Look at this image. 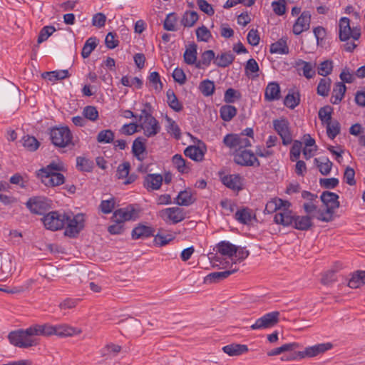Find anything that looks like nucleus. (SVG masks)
I'll list each match as a JSON object with an SVG mask.
<instances>
[{"instance_id": "nucleus-60", "label": "nucleus", "mask_w": 365, "mask_h": 365, "mask_svg": "<svg viewBox=\"0 0 365 365\" xmlns=\"http://www.w3.org/2000/svg\"><path fill=\"white\" fill-rule=\"evenodd\" d=\"M83 114L84 118L91 121H96L98 118V112L95 106H86L83 108Z\"/></svg>"}, {"instance_id": "nucleus-48", "label": "nucleus", "mask_w": 365, "mask_h": 365, "mask_svg": "<svg viewBox=\"0 0 365 365\" xmlns=\"http://www.w3.org/2000/svg\"><path fill=\"white\" fill-rule=\"evenodd\" d=\"M198 20V14L197 12L192 11H186L182 16L181 19V24L185 27H191L192 26L196 21Z\"/></svg>"}, {"instance_id": "nucleus-1", "label": "nucleus", "mask_w": 365, "mask_h": 365, "mask_svg": "<svg viewBox=\"0 0 365 365\" xmlns=\"http://www.w3.org/2000/svg\"><path fill=\"white\" fill-rule=\"evenodd\" d=\"M314 216H299L293 214L292 210L285 211L283 213H279L274 217L275 223L282 225L284 227L292 225L299 230L306 231L313 227L312 218Z\"/></svg>"}, {"instance_id": "nucleus-63", "label": "nucleus", "mask_w": 365, "mask_h": 365, "mask_svg": "<svg viewBox=\"0 0 365 365\" xmlns=\"http://www.w3.org/2000/svg\"><path fill=\"white\" fill-rule=\"evenodd\" d=\"M344 180L349 185L353 186V185H356L355 171L353 168H351L350 167H347L345 169V171L344 173Z\"/></svg>"}, {"instance_id": "nucleus-57", "label": "nucleus", "mask_w": 365, "mask_h": 365, "mask_svg": "<svg viewBox=\"0 0 365 365\" xmlns=\"http://www.w3.org/2000/svg\"><path fill=\"white\" fill-rule=\"evenodd\" d=\"M333 69V62L330 60H326L322 62L318 66V74L322 76L329 75Z\"/></svg>"}, {"instance_id": "nucleus-52", "label": "nucleus", "mask_w": 365, "mask_h": 365, "mask_svg": "<svg viewBox=\"0 0 365 365\" xmlns=\"http://www.w3.org/2000/svg\"><path fill=\"white\" fill-rule=\"evenodd\" d=\"M114 133L110 130H103L97 135V141L100 143H110L114 140Z\"/></svg>"}, {"instance_id": "nucleus-50", "label": "nucleus", "mask_w": 365, "mask_h": 365, "mask_svg": "<svg viewBox=\"0 0 365 365\" xmlns=\"http://www.w3.org/2000/svg\"><path fill=\"white\" fill-rule=\"evenodd\" d=\"M215 88L214 82L208 79L202 81L199 86L200 92L205 96H212L214 93Z\"/></svg>"}, {"instance_id": "nucleus-3", "label": "nucleus", "mask_w": 365, "mask_h": 365, "mask_svg": "<svg viewBox=\"0 0 365 365\" xmlns=\"http://www.w3.org/2000/svg\"><path fill=\"white\" fill-rule=\"evenodd\" d=\"M52 143L59 148H65L72 144V133L68 127H56L50 131Z\"/></svg>"}, {"instance_id": "nucleus-27", "label": "nucleus", "mask_w": 365, "mask_h": 365, "mask_svg": "<svg viewBox=\"0 0 365 365\" xmlns=\"http://www.w3.org/2000/svg\"><path fill=\"white\" fill-rule=\"evenodd\" d=\"M217 252L222 255L233 257L237 252V247L230 242L222 241L216 245Z\"/></svg>"}, {"instance_id": "nucleus-43", "label": "nucleus", "mask_w": 365, "mask_h": 365, "mask_svg": "<svg viewBox=\"0 0 365 365\" xmlns=\"http://www.w3.org/2000/svg\"><path fill=\"white\" fill-rule=\"evenodd\" d=\"M251 210L246 207L238 210L235 212V219L240 223L247 225L252 221Z\"/></svg>"}, {"instance_id": "nucleus-37", "label": "nucleus", "mask_w": 365, "mask_h": 365, "mask_svg": "<svg viewBox=\"0 0 365 365\" xmlns=\"http://www.w3.org/2000/svg\"><path fill=\"white\" fill-rule=\"evenodd\" d=\"M365 284V271H356L353 273L347 285L352 289L359 288L361 285Z\"/></svg>"}, {"instance_id": "nucleus-26", "label": "nucleus", "mask_w": 365, "mask_h": 365, "mask_svg": "<svg viewBox=\"0 0 365 365\" xmlns=\"http://www.w3.org/2000/svg\"><path fill=\"white\" fill-rule=\"evenodd\" d=\"M195 201V198L193 197L191 190L186 189L178 193L174 202L180 206H189L194 203Z\"/></svg>"}, {"instance_id": "nucleus-59", "label": "nucleus", "mask_w": 365, "mask_h": 365, "mask_svg": "<svg viewBox=\"0 0 365 365\" xmlns=\"http://www.w3.org/2000/svg\"><path fill=\"white\" fill-rule=\"evenodd\" d=\"M55 31L56 29L53 26H46L43 27L38 37V43H41L42 42L46 41L48 38Z\"/></svg>"}, {"instance_id": "nucleus-31", "label": "nucleus", "mask_w": 365, "mask_h": 365, "mask_svg": "<svg viewBox=\"0 0 365 365\" xmlns=\"http://www.w3.org/2000/svg\"><path fill=\"white\" fill-rule=\"evenodd\" d=\"M346 91V87L344 83L337 82L332 91L331 97V103L332 104H339L343 99Z\"/></svg>"}, {"instance_id": "nucleus-64", "label": "nucleus", "mask_w": 365, "mask_h": 365, "mask_svg": "<svg viewBox=\"0 0 365 365\" xmlns=\"http://www.w3.org/2000/svg\"><path fill=\"white\" fill-rule=\"evenodd\" d=\"M117 35L115 33L109 32L105 39V43L109 49H113L118 46L119 41L115 38Z\"/></svg>"}, {"instance_id": "nucleus-53", "label": "nucleus", "mask_w": 365, "mask_h": 365, "mask_svg": "<svg viewBox=\"0 0 365 365\" xmlns=\"http://www.w3.org/2000/svg\"><path fill=\"white\" fill-rule=\"evenodd\" d=\"M177 20L178 18L175 13H170L168 14L163 23L164 29L170 31H177Z\"/></svg>"}, {"instance_id": "nucleus-33", "label": "nucleus", "mask_w": 365, "mask_h": 365, "mask_svg": "<svg viewBox=\"0 0 365 365\" xmlns=\"http://www.w3.org/2000/svg\"><path fill=\"white\" fill-rule=\"evenodd\" d=\"M216 58L215 53L212 50H207L201 54V58L195 64L197 68H204L210 66L212 61Z\"/></svg>"}, {"instance_id": "nucleus-42", "label": "nucleus", "mask_w": 365, "mask_h": 365, "mask_svg": "<svg viewBox=\"0 0 365 365\" xmlns=\"http://www.w3.org/2000/svg\"><path fill=\"white\" fill-rule=\"evenodd\" d=\"M172 162L178 172L181 173H187L190 170V168L186 164L185 160L180 154H175L172 158Z\"/></svg>"}, {"instance_id": "nucleus-58", "label": "nucleus", "mask_w": 365, "mask_h": 365, "mask_svg": "<svg viewBox=\"0 0 365 365\" xmlns=\"http://www.w3.org/2000/svg\"><path fill=\"white\" fill-rule=\"evenodd\" d=\"M196 36L198 41L204 42H207L212 37L210 30L205 26H202L197 29Z\"/></svg>"}, {"instance_id": "nucleus-39", "label": "nucleus", "mask_w": 365, "mask_h": 365, "mask_svg": "<svg viewBox=\"0 0 365 365\" xmlns=\"http://www.w3.org/2000/svg\"><path fill=\"white\" fill-rule=\"evenodd\" d=\"M237 108L234 106L225 105L220 109L221 118L224 121H230L237 114Z\"/></svg>"}, {"instance_id": "nucleus-36", "label": "nucleus", "mask_w": 365, "mask_h": 365, "mask_svg": "<svg viewBox=\"0 0 365 365\" xmlns=\"http://www.w3.org/2000/svg\"><path fill=\"white\" fill-rule=\"evenodd\" d=\"M36 336H49L55 335L56 326H52L48 324H36L33 326Z\"/></svg>"}, {"instance_id": "nucleus-10", "label": "nucleus", "mask_w": 365, "mask_h": 365, "mask_svg": "<svg viewBox=\"0 0 365 365\" xmlns=\"http://www.w3.org/2000/svg\"><path fill=\"white\" fill-rule=\"evenodd\" d=\"M279 312H272L267 313L257 319L250 327L252 329H263L274 327L279 322Z\"/></svg>"}, {"instance_id": "nucleus-56", "label": "nucleus", "mask_w": 365, "mask_h": 365, "mask_svg": "<svg viewBox=\"0 0 365 365\" xmlns=\"http://www.w3.org/2000/svg\"><path fill=\"white\" fill-rule=\"evenodd\" d=\"M23 145L29 151H35L40 145L37 139L33 136L26 135L22 139Z\"/></svg>"}, {"instance_id": "nucleus-29", "label": "nucleus", "mask_w": 365, "mask_h": 365, "mask_svg": "<svg viewBox=\"0 0 365 365\" xmlns=\"http://www.w3.org/2000/svg\"><path fill=\"white\" fill-rule=\"evenodd\" d=\"M184 154L194 161L200 162L204 158L205 151L199 146L190 145L185 149Z\"/></svg>"}, {"instance_id": "nucleus-11", "label": "nucleus", "mask_w": 365, "mask_h": 365, "mask_svg": "<svg viewBox=\"0 0 365 365\" xmlns=\"http://www.w3.org/2000/svg\"><path fill=\"white\" fill-rule=\"evenodd\" d=\"M234 161L240 165L253 166L256 163V166L259 167L260 163L251 151L244 150L237 153L234 156Z\"/></svg>"}, {"instance_id": "nucleus-40", "label": "nucleus", "mask_w": 365, "mask_h": 365, "mask_svg": "<svg viewBox=\"0 0 365 365\" xmlns=\"http://www.w3.org/2000/svg\"><path fill=\"white\" fill-rule=\"evenodd\" d=\"M314 162L322 175L329 174L333 164L328 158H323L321 160L315 158Z\"/></svg>"}, {"instance_id": "nucleus-44", "label": "nucleus", "mask_w": 365, "mask_h": 365, "mask_svg": "<svg viewBox=\"0 0 365 365\" xmlns=\"http://www.w3.org/2000/svg\"><path fill=\"white\" fill-rule=\"evenodd\" d=\"M98 40L96 37H90L84 43L81 51V56L83 58H88L91 52L96 48Z\"/></svg>"}, {"instance_id": "nucleus-18", "label": "nucleus", "mask_w": 365, "mask_h": 365, "mask_svg": "<svg viewBox=\"0 0 365 365\" xmlns=\"http://www.w3.org/2000/svg\"><path fill=\"white\" fill-rule=\"evenodd\" d=\"M163 178L160 174H147L144 178L143 185L148 190L160 189Z\"/></svg>"}, {"instance_id": "nucleus-5", "label": "nucleus", "mask_w": 365, "mask_h": 365, "mask_svg": "<svg viewBox=\"0 0 365 365\" xmlns=\"http://www.w3.org/2000/svg\"><path fill=\"white\" fill-rule=\"evenodd\" d=\"M65 220V232L64 234L70 237H76L84 227L83 215L78 214L71 217L66 215Z\"/></svg>"}, {"instance_id": "nucleus-49", "label": "nucleus", "mask_w": 365, "mask_h": 365, "mask_svg": "<svg viewBox=\"0 0 365 365\" xmlns=\"http://www.w3.org/2000/svg\"><path fill=\"white\" fill-rule=\"evenodd\" d=\"M64 170V165L62 163H55L52 162L49 165H48L46 168H43L41 170H39V173L38 175H44L47 174V173H58L60 171Z\"/></svg>"}, {"instance_id": "nucleus-23", "label": "nucleus", "mask_w": 365, "mask_h": 365, "mask_svg": "<svg viewBox=\"0 0 365 365\" xmlns=\"http://www.w3.org/2000/svg\"><path fill=\"white\" fill-rule=\"evenodd\" d=\"M134 214L133 209L129 208H120L116 210L111 217V220L113 222H121L124 225V222L128 221L133 218Z\"/></svg>"}, {"instance_id": "nucleus-13", "label": "nucleus", "mask_w": 365, "mask_h": 365, "mask_svg": "<svg viewBox=\"0 0 365 365\" xmlns=\"http://www.w3.org/2000/svg\"><path fill=\"white\" fill-rule=\"evenodd\" d=\"M321 200L326 206L327 212H334V210L339 207V195L329 191H324L321 195Z\"/></svg>"}, {"instance_id": "nucleus-2", "label": "nucleus", "mask_w": 365, "mask_h": 365, "mask_svg": "<svg viewBox=\"0 0 365 365\" xmlns=\"http://www.w3.org/2000/svg\"><path fill=\"white\" fill-rule=\"evenodd\" d=\"M8 338L11 344L20 348H29L38 344L33 327L11 331Z\"/></svg>"}, {"instance_id": "nucleus-22", "label": "nucleus", "mask_w": 365, "mask_h": 365, "mask_svg": "<svg viewBox=\"0 0 365 365\" xmlns=\"http://www.w3.org/2000/svg\"><path fill=\"white\" fill-rule=\"evenodd\" d=\"M351 28L350 20L346 17H342L339 23V38L341 41H346L350 39Z\"/></svg>"}, {"instance_id": "nucleus-54", "label": "nucleus", "mask_w": 365, "mask_h": 365, "mask_svg": "<svg viewBox=\"0 0 365 365\" xmlns=\"http://www.w3.org/2000/svg\"><path fill=\"white\" fill-rule=\"evenodd\" d=\"M224 145L232 150H238V135L227 134L223 138Z\"/></svg>"}, {"instance_id": "nucleus-35", "label": "nucleus", "mask_w": 365, "mask_h": 365, "mask_svg": "<svg viewBox=\"0 0 365 365\" xmlns=\"http://www.w3.org/2000/svg\"><path fill=\"white\" fill-rule=\"evenodd\" d=\"M81 331L68 325V324H58L56 326L55 335L61 337H66L73 336L75 334H80Z\"/></svg>"}, {"instance_id": "nucleus-24", "label": "nucleus", "mask_w": 365, "mask_h": 365, "mask_svg": "<svg viewBox=\"0 0 365 365\" xmlns=\"http://www.w3.org/2000/svg\"><path fill=\"white\" fill-rule=\"evenodd\" d=\"M238 269L235 268L232 270H226L223 272H215L207 275L204 279V283L211 284L219 282L221 280L228 277L230 274L237 272Z\"/></svg>"}, {"instance_id": "nucleus-30", "label": "nucleus", "mask_w": 365, "mask_h": 365, "mask_svg": "<svg viewBox=\"0 0 365 365\" xmlns=\"http://www.w3.org/2000/svg\"><path fill=\"white\" fill-rule=\"evenodd\" d=\"M235 58V55L231 52H224L216 56L214 63L220 68H226L232 63Z\"/></svg>"}, {"instance_id": "nucleus-9", "label": "nucleus", "mask_w": 365, "mask_h": 365, "mask_svg": "<svg viewBox=\"0 0 365 365\" xmlns=\"http://www.w3.org/2000/svg\"><path fill=\"white\" fill-rule=\"evenodd\" d=\"M289 123L286 118L275 119L273 120V126L275 131L281 137L282 144L287 145L292 141L289 130Z\"/></svg>"}, {"instance_id": "nucleus-51", "label": "nucleus", "mask_w": 365, "mask_h": 365, "mask_svg": "<svg viewBox=\"0 0 365 365\" xmlns=\"http://www.w3.org/2000/svg\"><path fill=\"white\" fill-rule=\"evenodd\" d=\"M166 130L168 133L173 134L176 139H180L181 137V132L175 121L168 116H166Z\"/></svg>"}, {"instance_id": "nucleus-47", "label": "nucleus", "mask_w": 365, "mask_h": 365, "mask_svg": "<svg viewBox=\"0 0 365 365\" xmlns=\"http://www.w3.org/2000/svg\"><path fill=\"white\" fill-rule=\"evenodd\" d=\"M333 108L330 106H324L319 110L318 115L322 124L326 125L333 120L331 118Z\"/></svg>"}, {"instance_id": "nucleus-62", "label": "nucleus", "mask_w": 365, "mask_h": 365, "mask_svg": "<svg viewBox=\"0 0 365 365\" xmlns=\"http://www.w3.org/2000/svg\"><path fill=\"white\" fill-rule=\"evenodd\" d=\"M302 143L299 140H294L290 149V159L292 161L297 160L301 153Z\"/></svg>"}, {"instance_id": "nucleus-6", "label": "nucleus", "mask_w": 365, "mask_h": 365, "mask_svg": "<svg viewBox=\"0 0 365 365\" xmlns=\"http://www.w3.org/2000/svg\"><path fill=\"white\" fill-rule=\"evenodd\" d=\"M66 214L58 211H52L44 215L42 218L45 227L51 230H58L65 227Z\"/></svg>"}, {"instance_id": "nucleus-14", "label": "nucleus", "mask_w": 365, "mask_h": 365, "mask_svg": "<svg viewBox=\"0 0 365 365\" xmlns=\"http://www.w3.org/2000/svg\"><path fill=\"white\" fill-rule=\"evenodd\" d=\"M140 126L144 130V134L147 137L154 136L160 130L158 120L152 115H148L146 119L143 120Z\"/></svg>"}, {"instance_id": "nucleus-17", "label": "nucleus", "mask_w": 365, "mask_h": 365, "mask_svg": "<svg viewBox=\"0 0 365 365\" xmlns=\"http://www.w3.org/2000/svg\"><path fill=\"white\" fill-rule=\"evenodd\" d=\"M154 232L152 227L140 223L132 230L131 237L133 240L145 239L154 236Z\"/></svg>"}, {"instance_id": "nucleus-19", "label": "nucleus", "mask_w": 365, "mask_h": 365, "mask_svg": "<svg viewBox=\"0 0 365 365\" xmlns=\"http://www.w3.org/2000/svg\"><path fill=\"white\" fill-rule=\"evenodd\" d=\"M292 66L297 71L302 70L304 76L308 79L315 76L314 65L310 62H307L302 59H297L293 63Z\"/></svg>"}, {"instance_id": "nucleus-21", "label": "nucleus", "mask_w": 365, "mask_h": 365, "mask_svg": "<svg viewBox=\"0 0 365 365\" xmlns=\"http://www.w3.org/2000/svg\"><path fill=\"white\" fill-rule=\"evenodd\" d=\"M222 351L230 356H237L247 353L249 349L245 344L232 343L223 346Z\"/></svg>"}, {"instance_id": "nucleus-4", "label": "nucleus", "mask_w": 365, "mask_h": 365, "mask_svg": "<svg viewBox=\"0 0 365 365\" xmlns=\"http://www.w3.org/2000/svg\"><path fill=\"white\" fill-rule=\"evenodd\" d=\"M333 347L330 342L317 344L314 346L306 347L304 351L295 352L290 359H302L304 358H312L325 353Z\"/></svg>"}, {"instance_id": "nucleus-55", "label": "nucleus", "mask_w": 365, "mask_h": 365, "mask_svg": "<svg viewBox=\"0 0 365 365\" xmlns=\"http://www.w3.org/2000/svg\"><path fill=\"white\" fill-rule=\"evenodd\" d=\"M330 78H322L317 86V94L326 97L329 95L330 90Z\"/></svg>"}, {"instance_id": "nucleus-34", "label": "nucleus", "mask_w": 365, "mask_h": 365, "mask_svg": "<svg viewBox=\"0 0 365 365\" xmlns=\"http://www.w3.org/2000/svg\"><path fill=\"white\" fill-rule=\"evenodd\" d=\"M269 51L271 53L287 54L289 53V47L287 43V38H282L270 46Z\"/></svg>"}, {"instance_id": "nucleus-38", "label": "nucleus", "mask_w": 365, "mask_h": 365, "mask_svg": "<svg viewBox=\"0 0 365 365\" xmlns=\"http://www.w3.org/2000/svg\"><path fill=\"white\" fill-rule=\"evenodd\" d=\"M167 102L168 106L175 111L180 112L182 110L183 107L182 103L178 101L174 91L169 89L166 93Z\"/></svg>"}, {"instance_id": "nucleus-16", "label": "nucleus", "mask_w": 365, "mask_h": 365, "mask_svg": "<svg viewBox=\"0 0 365 365\" xmlns=\"http://www.w3.org/2000/svg\"><path fill=\"white\" fill-rule=\"evenodd\" d=\"M41 178L42 182L48 187H55L63 184L65 178L63 174L58 173H53L44 175H38Z\"/></svg>"}, {"instance_id": "nucleus-12", "label": "nucleus", "mask_w": 365, "mask_h": 365, "mask_svg": "<svg viewBox=\"0 0 365 365\" xmlns=\"http://www.w3.org/2000/svg\"><path fill=\"white\" fill-rule=\"evenodd\" d=\"M291 204L288 201L276 198L269 201L265 206L264 212L267 213L275 212L274 217L279 213L289 211Z\"/></svg>"}, {"instance_id": "nucleus-15", "label": "nucleus", "mask_w": 365, "mask_h": 365, "mask_svg": "<svg viewBox=\"0 0 365 365\" xmlns=\"http://www.w3.org/2000/svg\"><path fill=\"white\" fill-rule=\"evenodd\" d=\"M310 21V12L307 11H303L293 25V33L295 35H299L303 31L308 30L309 29Z\"/></svg>"}, {"instance_id": "nucleus-28", "label": "nucleus", "mask_w": 365, "mask_h": 365, "mask_svg": "<svg viewBox=\"0 0 365 365\" xmlns=\"http://www.w3.org/2000/svg\"><path fill=\"white\" fill-rule=\"evenodd\" d=\"M146 147L145 140L142 138H137L133 143L132 152L133 155L140 161H143L145 158Z\"/></svg>"}, {"instance_id": "nucleus-45", "label": "nucleus", "mask_w": 365, "mask_h": 365, "mask_svg": "<svg viewBox=\"0 0 365 365\" xmlns=\"http://www.w3.org/2000/svg\"><path fill=\"white\" fill-rule=\"evenodd\" d=\"M327 133L328 137L333 140L340 133L341 125L338 120H334L326 124Z\"/></svg>"}, {"instance_id": "nucleus-25", "label": "nucleus", "mask_w": 365, "mask_h": 365, "mask_svg": "<svg viewBox=\"0 0 365 365\" xmlns=\"http://www.w3.org/2000/svg\"><path fill=\"white\" fill-rule=\"evenodd\" d=\"M280 87L277 82H270L265 88L264 98L267 101H274L280 98Z\"/></svg>"}, {"instance_id": "nucleus-46", "label": "nucleus", "mask_w": 365, "mask_h": 365, "mask_svg": "<svg viewBox=\"0 0 365 365\" xmlns=\"http://www.w3.org/2000/svg\"><path fill=\"white\" fill-rule=\"evenodd\" d=\"M300 103V95L297 93H289L284 98V104L290 109L295 108Z\"/></svg>"}, {"instance_id": "nucleus-32", "label": "nucleus", "mask_w": 365, "mask_h": 365, "mask_svg": "<svg viewBox=\"0 0 365 365\" xmlns=\"http://www.w3.org/2000/svg\"><path fill=\"white\" fill-rule=\"evenodd\" d=\"M197 46L195 43H192L189 44L188 47L186 48L183 58L185 62L188 65H193L197 63Z\"/></svg>"}, {"instance_id": "nucleus-8", "label": "nucleus", "mask_w": 365, "mask_h": 365, "mask_svg": "<svg viewBox=\"0 0 365 365\" xmlns=\"http://www.w3.org/2000/svg\"><path fill=\"white\" fill-rule=\"evenodd\" d=\"M158 215L166 222L177 224L182 221L186 213L183 209L178 207H173L163 209L158 212Z\"/></svg>"}, {"instance_id": "nucleus-41", "label": "nucleus", "mask_w": 365, "mask_h": 365, "mask_svg": "<svg viewBox=\"0 0 365 365\" xmlns=\"http://www.w3.org/2000/svg\"><path fill=\"white\" fill-rule=\"evenodd\" d=\"M94 167L93 162L85 157L76 158V168L82 172H91Z\"/></svg>"}, {"instance_id": "nucleus-7", "label": "nucleus", "mask_w": 365, "mask_h": 365, "mask_svg": "<svg viewBox=\"0 0 365 365\" xmlns=\"http://www.w3.org/2000/svg\"><path fill=\"white\" fill-rule=\"evenodd\" d=\"M29 210L35 215H43L51 207L50 200L43 196L30 197L26 202Z\"/></svg>"}, {"instance_id": "nucleus-61", "label": "nucleus", "mask_w": 365, "mask_h": 365, "mask_svg": "<svg viewBox=\"0 0 365 365\" xmlns=\"http://www.w3.org/2000/svg\"><path fill=\"white\" fill-rule=\"evenodd\" d=\"M149 82L155 87L156 91H161L163 89V83L160 81V77L157 71L151 72L148 76Z\"/></svg>"}, {"instance_id": "nucleus-20", "label": "nucleus", "mask_w": 365, "mask_h": 365, "mask_svg": "<svg viewBox=\"0 0 365 365\" xmlns=\"http://www.w3.org/2000/svg\"><path fill=\"white\" fill-rule=\"evenodd\" d=\"M222 182L226 187L233 190H240L242 188V178L238 174L225 175L222 178Z\"/></svg>"}]
</instances>
